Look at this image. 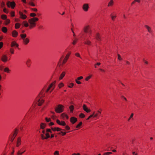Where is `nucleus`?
<instances>
[{"mask_svg": "<svg viewBox=\"0 0 155 155\" xmlns=\"http://www.w3.org/2000/svg\"><path fill=\"white\" fill-rule=\"evenodd\" d=\"M18 129H15V131H14V134H13V135L11 137V141L12 142L13 141L15 137L17 135V134H18Z\"/></svg>", "mask_w": 155, "mask_h": 155, "instance_id": "6e6552de", "label": "nucleus"}, {"mask_svg": "<svg viewBox=\"0 0 155 155\" xmlns=\"http://www.w3.org/2000/svg\"><path fill=\"white\" fill-rule=\"evenodd\" d=\"M79 117L81 118H83L85 117V115L84 114L81 113L80 114Z\"/></svg>", "mask_w": 155, "mask_h": 155, "instance_id": "c9c22d12", "label": "nucleus"}, {"mask_svg": "<svg viewBox=\"0 0 155 155\" xmlns=\"http://www.w3.org/2000/svg\"><path fill=\"white\" fill-rule=\"evenodd\" d=\"M96 40L97 41H100L101 40V37L100 36V34L98 33H97L95 37Z\"/></svg>", "mask_w": 155, "mask_h": 155, "instance_id": "a878e982", "label": "nucleus"}, {"mask_svg": "<svg viewBox=\"0 0 155 155\" xmlns=\"http://www.w3.org/2000/svg\"><path fill=\"white\" fill-rule=\"evenodd\" d=\"M1 18L2 19H7V17L5 15H1Z\"/></svg>", "mask_w": 155, "mask_h": 155, "instance_id": "72a5a7b5", "label": "nucleus"}, {"mask_svg": "<svg viewBox=\"0 0 155 155\" xmlns=\"http://www.w3.org/2000/svg\"><path fill=\"white\" fill-rule=\"evenodd\" d=\"M7 4L8 7H11L12 8H14L15 6V4L14 2H11L10 1H8Z\"/></svg>", "mask_w": 155, "mask_h": 155, "instance_id": "0eeeda50", "label": "nucleus"}, {"mask_svg": "<svg viewBox=\"0 0 155 155\" xmlns=\"http://www.w3.org/2000/svg\"><path fill=\"white\" fill-rule=\"evenodd\" d=\"M44 96V94H43V92L41 91L40 92L38 96L36 99V100L37 101L38 103V105L40 106L44 102V100L42 99L41 98Z\"/></svg>", "mask_w": 155, "mask_h": 155, "instance_id": "f03ea898", "label": "nucleus"}, {"mask_svg": "<svg viewBox=\"0 0 155 155\" xmlns=\"http://www.w3.org/2000/svg\"><path fill=\"white\" fill-rule=\"evenodd\" d=\"M54 155H59V152L58 151H56L54 153Z\"/></svg>", "mask_w": 155, "mask_h": 155, "instance_id": "49530a36", "label": "nucleus"}, {"mask_svg": "<svg viewBox=\"0 0 155 155\" xmlns=\"http://www.w3.org/2000/svg\"><path fill=\"white\" fill-rule=\"evenodd\" d=\"M21 137H18L17 141V144L16 146L17 147H18L21 144Z\"/></svg>", "mask_w": 155, "mask_h": 155, "instance_id": "dca6fc26", "label": "nucleus"}, {"mask_svg": "<svg viewBox=\"0 0 155 155\" xmlns=\"http://www.w3.org/2000/svg\"><path fill=\"white\" fill-rule=\"evenodd\" d=\"M145 27L147 29V31L149 33H152V31L150 27L147 25H145Z\"/></svg>", "mask_w": 155, "mask_h": 155, "instance_id": "412c9836", "label": "nucleus"}, {"mask_svg": "<svg viewBox=\"0 0 155 155\" xmlns=\"http://www.w3.org/2000/svg\"><path fill=\"white\" fill-rule=\"evenodd\" d=\"M22 149L18 150L17 153V155H22L25 151V150L24 151L21 152Z\"/></svg>", "mask_w": 155, "mask_h": 155, "instance_id": "393cba45", "label": "nucleus"}, {"mask_svg": "<svg viewBox=\"0 0 155 155\" xmlns=\"http://www.w3.org/2000/svg\"><path fill=\"white\" fill-rule=\"evenodd\" d=\"M30 4L32 6H35V4L32 2L30 3Z\"/></svg>", "mask_w": 155, "mask_h": 155, "instance_id": "338daca9", "label": "nucleus"}, {"mask_svg": "<svg viewBox=\"0 0 155 155\" xmlns=\"http://www.w3.org/2000/svg\"><path fill=\"white\" fill-rule=\"evenodd\" d=\"M26 36V35L25 34H21L20 35V36L22 40L25 38Z\"/></svg>", "mask_w": 155, "mask_h": 155, "instance_id": "c85d7f7f", "label": "nucleus"}, {"mask_svg": "<svg viewBox=\"0 0 155 155\" xmlns=\"http://www.w3.org/2000/svg\"><path fill=\"white\" fill-rule=\"evenodd\" d=\"M83 77L82 76H80V77H78L76 80H80L82 79H83Z\"/></svg>", "mask_w": 155, "mask_h": 155, "instance_id": "13d9d810", "label": "nucleus"}, {"mask_svg": "<svg viewBox=\"0 0 155 155\" xmlns=\"http://www.w3.org/2000/svg\"><path fill=\"white\" fill-rule=\"evenodd\" d=\"M31 63V61L30 59H28L26 62V64L27 65V66L28 67H30Z\"/></svg>", "mask_w": 155, "mask_h": 155, "instance_id": "aec40b11", "label": "nucleus"}, {"mask_svg": "<svg viewBox=\"0 0 155 155\" xmlns=\"http://www.w3.org/2000/svg\"><path fill=\"white\" fill-rule=\"evenodd\" d=\"M11 16L13 17L15 16V12H12L11 13Z\"/></svg>", "mask_w": 155, "mask_h": 155, "instance_id": "8fccbe9b", "label": "nucleus"}, {"mask_svg": "<svg viewBox=\"0 0 155 155\" xmlns=\"http://www.w3.org/2000/svg\"><path fill=\"white\" fill-rule=\"evenodd\" d=\"M71 54V52L70 51V52H68V53L66 54L64 59L63 60V62H62L63 64H64L66 63L67 60L68 59L69 56Z\"/></svg>", "mask_w": 155, "mask_h": 155, "instance_id": "1a4fd4ad", "label": "nucleus"}, {"mask_svg": "<svg viewBox=\"0 0 155 155\" xmlns=\"http://www.w3.org/2000/svg\"><path fill=\"white\" fill-rule=\"evenodd\" d=\"M15 46H16L17 47H18V44L16 43L15 42L13 41L11 43V46L12 47Z\"/></svg>", "mask_w": 155, "mask_h": 155, "instance_id": "bb28decb", "label": "nucleus"}, {"mask_svg": "<svg viewBox=\"0 0 155 155\" xmlns=\"http://www.w3.org/2000/svg\"><path fill=\"white\" fill-rule=\"evenodd\" d=\"M84 31L85 33H88L90 35H91L92 31L89 26H85L84 28Z\"/></svg>", "mask_w": 155, "mask_h": 155, "instance_id": "423d86ee", "label": "nucleus"}, {"mask_svg": "<svg viewBox=\"0 0 155 155\" xmlns=\"http://www.w3.org/2000/svg\"><path fill=\"white\" fill-rule=\"evenodd\" d=\"M143 61L146 64H148V61H146V60H145L144 59H143Z\"/></svg>", "mask_w": 155, "mask_h": 155, "instance_id": "e2e57ef3", "label": "nucleus"}, {"mask_svg": "<svg viewBox=\"0 0 155 155\" xmlns=\"http://www.w3.org/2000/svg\"><path fill=\"white\" fill-rule=\"evenodd\" d=\"M77 121V119L74 117H72L70 118V121L73 124H74Z\"/></svg>", "mask_w": 155, "mask_h": 155, "instance_id": "2eb2a0df", "label": "nucleus"}, {"mask_svg": "<svg viewBox=\"0 0 155 155\" xmlns=\"http://www.w3.org/2000/svg\"><path fill=\"white\" fill-rule=\"evenodd\" d=\"M64 86V84L62 83L59 84L58 85V87H59V88H61V87H63Z\"/></svg>", "mask_w": 155, "mask_h": 155, "instance_id": "58836bf2", "label": "nucleus"}, {"mask_svg": "<svg viewBox=\"0 0 155 155\" xmlns=\"http://www.w3.org/2000/svg\"><path fill=\"white\" fill-rule=\"evenodd\" d=\"M18 34V32L16 31H13L12 32V35L13 37H16Z\"/></svg>", "mask_w": 155, "mask_h": 155, "instance_id": "6ab92c4d", "label": "nucleus"}, {"mask_svg": "<svg viewBox=\"0 0 155 155\" xmlns=\"http://www.w3.org/2000/svg\"><path fill=\"white\" fill-rule=\"evenodd\" d=\"M78 81V80L76 79L75 81L76 83L78 84H81V82L79 81Z\"/></svg>", "mask_w": 155, "mask_h": 155, "instance_id": "6e6d98bb", "label": "nucleus"}, {"mask_svg": "<svg viewBox=\"0 0 155 155\" xmlns=\"http://www.w3.org/2000/svg\"><path fill=\"white\" fill-rule=\"evenodd\" d=\"M19 15L21 18L24 19L26 18V16L22 12H19Z\"/></svg>", "mask_w": 155, "mask_h": 155, "instance_id": "f3484780", "label": "nucleus"}, {"mask_svg": "<svg viewBox=\"0 0 155 155\" xmlns=\"http://www.w3.org/2000/svg\"><path fill=\"white\" fill-rule=\"evenodd\" d=\"M89 5L88 4H84L82 7L83 10L85 12H87L88 9Z\"/></svg>", "mask_w": 155, "mask_h": 155, "instance_id": "9b49d317", "label": "nucleus"}, {"mask_svg": "<svg viewBox=\"0 0 155 155\" xmlns=\"http://www.w3.org/2000/svg\"><path fill=\"white\" fill-rule=\"evenodd\" d=\"M74 86V84L73 83H71L70 84V85H69L68 87H69L71 88Z\"/></svg>", "mask_w": 155, "mask_h": 155, "instance_id": "c03bdc74", "label": "nucleus"}, {"mask_svg": "<svg viewBox=\"0 0 155 155\" xmlns=\"http://www.w3.org/2000/svg\"><path fill=\"white\" fill-rule=\"evenodd\" d=\"M61 116L63 118H66L67 119H68V116L67 115L65 114L64 113H63L62 114H61Z\"/></svg>", "mask_w": 155, "mask_h": 155, "instance_id": "cd10ccee", "label": "nucleus"}, {"mask_svg": "<svg viewBox=\"0 0 155 155\" xmlns=\"http://www.w3.org/2000/svg\"><path fill=\"white\" fill-rule=\"evenodd\" d=\"M56 122L58 124L60 125L63 126H66V124L64 121H61V122L59 120L57 119L56 120Z\"/></svg>", "mask_w": 155, "mask_h": 155, "instance_id": "f8f14e48", "label": "nucleus"}, {"mask_svg": "<svg viewBox=\"0 0 155 155\" xmlns=\"http://www.w3.org/2000/svg\"><path fill=\"white\" fill-rule=\"evenodd\" d=\"M99 116V114L98 113H96L95 114H94V117H97Z\"/></svg>", "mask_w": 155, "mask_h": 155, "instance_id": "5fc2aeb1", "label": "nucleus"}, {"mask_svg": "<svg viewBox=\"0 0 155 155\" xmlns=\"http://www.w3.org/2000/svg\"><path fill=\"white\" fill-rule=\"evenodd\" d=\"M84 43L85 44L87 45H91V42L88 39V38H86V35L85 36H84Z\"/></svg>", "mask_w": 155, "mask_h": 155, "instance_id": "9d476101", "label": "nucleus"}, {"mask_svg": "<svg viewBox=\"0 0 155 155\" xmlns=\"http://www.w3.org/2000/svg\"><path fill=\"white\" fill-rule=\"evenodd\" d=\"M65 74V71H63L62 73L61 74L59 79L60 80H61L63 78V77L64 76Z\"/></svg>", "mask_w": 155, "mask_h": 155, "instance_id": "b1692460", "label": "nucleus"}, {"mask_svg": "<svg viewBox=\"0 0 155 155\" xmlns=\"http://www.w3.org/2000/svg\"><path fill=\"white\" fill-rule=\"evenodd\" d=\"M20 26V25L19 23H17L15 24V28L16 29H18L19 28Z\"/></svg>", "mask_w": 155, "mask_h": 155, "instance_id": "7c9ffc66", "label": "nucleus"}, {"mask_svg": "<svg viewBox=\"0 0 155 155\" xmlns=\"http://www.w3.org/2000/svg\"><path fill=\"white\" fill-rule=\"evenodd\" d=\"M46 132H47V133H48V132H49L50 133H52V132L50 129H47L46 130Z\"/></svg>", "mask_w": 155, "mask_h": 155, "instance_id": "4c0bfd02", "label": "nucleus"}, {"mask_svg": "<svg viewBox=\"0 0 155 155\" xmlns=\"http://www.w3.org/2000/svg\"><path fill=\"white\" fill-rule=\"evenodd\" d=\"M134 116V114L133 113H132L129 117V119H128V121H129L130 119L133 117V116Z\"/></svg>", "mask_w": 155, "mask_h": 155, "instance_id": "864d4df0", "label": "nucleus"}, {"mask_svg": "<svg viewBox=\"0 0 155 155\" xmlns=\"http://www.w3.org/2000/svg\"><path fill=\"white\" fill-rule=\"evenodd\" d=\"M30 15L31 16H32V17H34L36 15V14H35L34 13H31V14Z\"/></svg>", "mask_w": 155, "mask_h": 155, "instance_id": "052dcab7", "label": "nucleus"}, {"mask_svg": "<svg viewBox=\"0 0 155 155\" xmlns=\"http://www.w3.org/2000/svg\"><path fill=\"white\" fill-rule=\"evenodd\" d=\"M64 130V129H60V128H58V127H56V131H60L61 130Z\"/></svg>", "mask_w": 155, "mask_h": 155, "instance_id": "a19ab883", "label": "nucleus"}, {"mask_svg": "<svg viewBox=\"0 0 155 155\" xmlns=\"http://www.w3.org/2000/svg\"><path fill=\"white\" fill-rule=\"evenodd\" d=\"M7 29L5 27H3L2 28V31L3 32L5 33L7 32Z\"/></svg>", "mask_w": 155, "mask_h": 155, "instance_id": "2f4dec72", "label": "nucleus"}, {"mask_svg": "<svg viewBox=\"0 0 155 155\" xmlns=\"http://www.w3.org/2000/svg\"><path fill=\"white\" fill-rule=\"evenodd\" d=\"M112 153V152H108L105 153H104V155H109L110 154H111Z\"/></svg>", "mask_w": 155, "mask_h": 155, "instance_id": "de8ad7c7", "label": "nucleus"}, {"mask_svg": "<svg viewBox=\"0 0 155 155\" xmlns=\"http://www.w3.org/2000/svg\"><path fill=\"white\" fill-rule=\"evenodd\" d=\"M8 57L5 55H3L2 58V60L4 62H6L7 61Z\"/></svg>", "mask_w": 155, "mask_h": 155, "instance_id": "a211bd4d", "label": "nucleus"}, {"mask_svg": "<svg viewBox=\"0 0 155 155\" xmlns=\"http://www.w3.org/2000/svg\"><path fill=\"white\" fill-rule=\"evenodd\" d=\"M75 54L76 56L78 57H79V58H81V56L80 55V54L79 53H76Z\"/></svg>", "mask_w": 155, "mask_h": 155, "instance_id": "37998d69", "label": "nucleus"}, {"mask_svg": "<svg viewBox=\"0 0 155 155\" xmlns=\"http://www.w3.org/2000/svg\"><path fill=\"white\" fill-rule=\"evenodd\" d=\"M72 155H81L80 153H77V154L75 153H73Z\"/></svg>", "mask_w": 155, "mask_h": 155, "instance_id": "774afa93", "label": "nucleus"}, {"mask_svg": "<svg viewBox=\"0 0 155 155\" xmlns=\"http://www.w3.org/2000/svg\"><path fill=\"white\" fill-rule=\"evenodd\" d=\"M23 40V42L25 45L27 44L29 42V40L28 38H25Z\"/></svg>", "mask_w": 155, "mask_h": 155, "instance_id": "5701e85b", "label": "nucleus"}, {"mask_svg": "<svg viewBox=\"0 0 155 155\" xmlns=\"http://www.w3.org/2000/svg\"><path fill=\"white\" fill-rule=\"evenodd\" d=\"M62 134V135H64L66 134V132L63 131H61L60 132L58 133L59 134Z\"/></svg>", "mask_w": 155, "mask_h": 155, "instance_id": "ea45409f", "label": "nucleus"}, {"mask_svg": "<svg viewBox=\"0 0 155 155\" xmlns=\"http://www.w3.org/2000/svg\"><path fill=\"white\" fill-rule=\"evenodd\" d=\"M82 122H80L76 126V127L77 128L79 127H80L82 125Z\"/></svg>", "mask_w": 155, "mask_h": 155, "instance_id": "e433bc0d", "label": "nucleus"}, {"mask_svg": "<svg viewBox=\"0 0 155 155\" xmlns=\"http://www.w3.org/2000/svg\"><path fill=\"white\" fill-rule=\"evenodd\" d=\"M31 10L35 12H37V10L36 8H32Z\"/></svg>", "mask_w": 155, "mask_h": 155, "instance_id": "69168bd1", "label": "nucleus"}, {"mask_svg": "<svg viewBox=\"0 0 155 155\" xmlns=\"http://www.w3.org/2000/svg\"><path fill=\"white\" fill-rule=\"evenodd\" d=\"M65 128L67 130H69L70 129V127H69L68 125L66 126L65 127Z\"/></svg>", "mask_w": 155, "mask_h": 155, "instance_id": "603ef678", "label": "nucleus"}, {"mask_svg": "<svg viewBox=\"0 0 155 155\" xmlns=\"http://www.w3.org/2000/svg\"><path fill=\"white\" fill-rule=\"evenodd\" d=\"M51 129L52 130H53V131H56V127H51Z\"/></svg>", "mask_w": 155, "mask_h": 155, "instance_id": "680f3d73", "label": "nucleus"}, {"mask_svg": "<svg viewBox=\"0 0 155 155\" xmlns=\"http://www.w3.org/2000/svg\"><path fill=\"white\" fill-rule=\"evenodd\" d=\"M56 81H54L50 84L48 88L46 90V92H48L51 89V90L50 91V92H51L53 91V90L55 87V84L56 83Z\"/></svg>", "mask_w": 155, "mask_h": 155, "instance_id": "39448f33", "label": "nucleus"}, {"mask_svg": "<svg viewBox=\"0 0 155 155\" xmlns=\"http://www.w3.org/2000/svg\"><path fill=\"white\" fill-rule=\"evenodd\" d=\"M38 20H28V21H23V24L26 27L29 26L30 28L35 27L36 25L35 22Z\"/></svg>", "mask_w": 155, "mask_h": 155, "instance_id": "f257e3e1", "label": "nucleus"}, {"mask_svg": "<svg viewBox=\"0 0 155 155\" xmlns=\"http://www.w3.org/2000/svg\"><path fill=\"white\" fill-rule=\"evenodd\" d=\"M10 23V20H5L4 22V24L5 25H7Z\"/></svg>", "mask_w": 155, "mask_h": 155, "instance_id": "473e14b6", "label": "nucleus"}, {"mask_svg": "<svg viewBox=\"0 0 155 155\" xmlns=\"http://www.w3.org/2000/svg\"><path fill=\"white\" fill-rule=\"evenodd\" d=\"M64 107L62 105L59 104L55 108V110L56 112L60 113L63 111Z\"/></svg>", "mask_w": 155, "mask_h": 155, "instance_id": "20e7f679", "label": "nucleus"}, {"mask_svg": "<svg viewBox=\"0 0 155 155\" xmlns=\"http://www.w3.org/2000/svg\"><path fill=\"white\" fill-rule=\"evenodd\" d=\"M45 131H45V130H42V133L40 134L41 138L42 140L47 139L50 137L49 133H46Z\"/></svg>", "mask_w": 155, "mask_h": 155, "instance_id": "7ed1b4c3", "label": "nucleus"}, {"mask_svg": "<svg viewBox=\"0 0 155 155\" xmlns=\"http://www.w3.org/2000/svg\"><path fill=\"white\" fill-rule=\"evenodd\" d=\"M4 71L7 73H9L10 70L9 69V68L8 67L5 68H4Z\"/></svg>", "mask_w": 155, "mask_h": 155, "instance_id": "c756f323", "label": "nucleus"}, {"mask_svg": "<svg viewBox=\"0 0 155 155\" xmlns=\"http://www.w3.org/2000/svg\"><path fill=\"white\" fill-rule=\"evenodd\" d=\"M10 52L12 54H14V49L12 48L10 49Z\"/></svg>", "mask_w": 155, "mask_h": 155, "instance_id": "3c124183", "label": "nucleus"}, {"mask_svg": "<svg viewBox=\"0 0 155 155\" xmlns=\"http://www.w3.org/2000/svg\"><path fill=\"white\" fill-rule=\"evenodd\" d=\"M46 124L44 123H42L40 124V128L42 130H45V128L46 127Z\"/></svg>", "mask_w": 155, "mask_h": 155, "instance_id": "4be33fe9", "label": "nucleus"}, {"mask_svg": "<svg viewBox=\"0 0 155 155\" xmlns=\"http://www.w3.org/2000/svg\"><path fill=\"white\" fill-rule=\"evenodd\" d=\"M83 110L87 113L90 112L91 111L90 110L88 109L85 104H84L83 106Z\"/></svg>", "mask_w": 155, "mask_h": 155, "instance_id": "ddd939ff", "label": "nucleus"}, {"mask_svg": "<svg viewBox=\"0 0 155 155\" xmlns=\"http://www.w3.org/2000/svg\"><path fill=\"white\" fill-rule=\"evenodd\" d=\"M3 43L2 42H0V49H1L3 46Z\"/></svg>", "mask_w": 155, "mask_h": 155, "instance_id": "4d7b16f0", "label": "nucleus"}, {"mask_svg": "<svg viewBox=\"0 0 155 155\" xmlns=\"http://www.w3.org/2000/svg\"><path fill=\"white\" fill-rule=\"evenodd\" d=\"M91 75H90L87 77L85 79V80L86 81H88L91 77Z\"/></svg>", "mask_w": 155, "mask_h": 155, "instance_id": "a18cd8bd", "label": "nucleus"}, {"mask_svg": "<svg viewBox=\"0 0 155 155\" xmlns=\"http://www.w3.org/2000/svg\"><path fill=\"white\" fill-rule=\"evenodd\" d=\"M118 59L119 60H121L122 59V58H121L120 55L119 54H117Z\"/></svg>", "mask_w": 155, "mask_h": 155, "instance_id": "79ce46f5", "label": "nucleus"}, {"mask_svg": "<svg viewBox=\"0 0 155 155\" xmlns=\"http://www.w3.org/2000/svg\"><path fill=\"white\" fill-rule=\"evenodd\" d=\"M77 41V40H74L72 42V44L73 45H75Z\"/></svg>", "mask_w": 155, "mask_h": 155, "instance_id": "bf43d9fd", "label": "nucleus"}, {"mask_svg": "<svg viewBox=\"0 0 155 155\" xmlns=\"http://www.w3.org/2000/svg\"><path fill=\"white\" fill-rule=\"evenodd\" d=\"M70 109V111L71 112H73V110L74 109V107L73 106L71 105L69 107Z\"/></svg>", "mask_w": 155, "mask_h": 155, "instance_id": "f704fd0d", "label": "nucleus"}, {"mask_svg": "<svg viewBox=\"0 0 155 155\" xmlns=\"http://www.w3.org/2000/svg\"><path fill=\"white\" fill-rule=\"evenodd\" d=\"M114 4L113 0H110L108 2L107 5L108 7H111L113 6Z\"/></svg>", "mask_w": 155, "mask_h": 155, "instance_id": "4468645a", "label": "nucleus"}, {"mask_svg": "<svg viewBox=\"0 0 155 155\" xmlns=\"http://www.w3.org/2000/svg\"><path fill=\"white\" fill-rule=\"evenodd\" d=\"M45 120L47 122H49V121H51V120L50 118H48L47 117H46L45 118Z\"/></svg>", "mask_w": 155, "mask_h": 155, "instance_id": "09e8293b", "label": "nucleus"}, {"mask_svg": "<svg viewBox=\"0 0 155 155\" xmlns=\"http://www.w3.org/2000/svg\"><path fill=\"white\" fill-rule=\"evenodd\" d=\"M4 12L5 13H7L8 12V11H7V9L6 8H4L3 9Z\"/></svg>", "mask_w": 155, "mask_h": 155, "instance_id": "0e129e2a", "label": "nucleus"}]
</instances>
